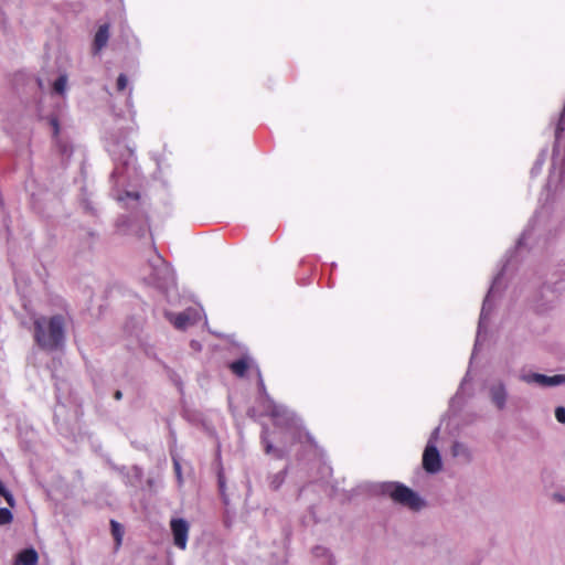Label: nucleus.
Segmentation results:
<instances>
[{
    "mask_svg": "<svg viewBox=\"0 0 565 565\" xmlns=\"http://www.w3.org/2000/svg\"><path fill=\"white\" fill-rule=\"evenodd\" d=\"M33 327L34 341L42 350L53 352L65 345L66 321L64 316L36 317Z\"/></svg>",
    "mask_w": 565,
    "mask_h": 565,
    "instance_id": "nucleus-1",
    "label": "nucleus"
},
{
    "mask_svg": "<svg viewBox=\"0 0 565 565\" xmlns=\"http://www.w3.org/2000/svg\"><path fill=\"white\" fill-rule=\"evenodd\" d=\"M107 150L115 164L110 174L111 182L115 184H121L126 181H130L137 171L134 150L128 145L119 140L109 141Z\"/></svg>",
    "mask_w": 565,
    "mask_h": 565,
    "instance_id": "nucleus-2",
    "label": "nucleus"
},
{
    "mask_svg": "<svg viewBox=\"0 0 565 565\" xmlns=\"http://www.w3.org/2000/svg\"><path fill=\"white\" fill-rule=\"evenodd\" d=\"M376 491L412 511H419L426 505V501L417 492L401 482H381L376 486Z\"/></svg>",
    "mask_w": 565,
    "mask_h": 565,
    "instance_id": "nucleus-3",
    "label": "nucleus"
},
{
    "mask_svg": "<svg viewBox=\"0 0 565 565\" xmlns=\"http://www.w3.org/2000/svg\"><path fill=\"white\" fill-rule=\"evenodd\" d=\"M264 413L273 418L276 427L282 429L285 438L290 439L292 444L300 440V420L290 409L275 402Z\"/></svg>",
    "mask_w": 565,
    "mask_h": 565,
    "instance_id": "nucleus-4",
    "label": "nucleus"
},
{
    "mask_svg": "<svg viewBox=\"0 0 565 565\" xmlns=\"http://www.w3.org/2000/svg\"><path fill=\"white\" fill-rule=\"evenodd\" d=\"M509 263H510V258L507 260V264L503 265L502 269L493 278L491 287L484 297L480 317H479V323H478V330H477L473 353L476 352L477 348L481 344V342L483 340H486V334L483 335V333L487 332V324L489 322L491 312L494 308V299L501 292V278H502L505 267L508 266Z\"/></svg>",
    "mask_w": 565,
    "mask_h": 565,
    "instance_id": "nucleus-5",
    "label": "nucleus"
},
{
    "mask_svg": "<svg viewBox=\"0 0 565 565\" xmlns=\"http://www.w3.org/2000/svg\"><path fill=\"white\" fill-rule=\"evenodd\" d=\"M149 275L145 276V280L149 285H153L162 290H167L174 286V271L160 255H157L156 259L149 263Z\"/></svg>",
    "mask_w": 565,
    "mask_h": 565,
    "instance_id": "nucleus-6",
    "label": "nucleus"
},
{
    "mask_svg": "<svg viewBox=\"0 0 565 565\" xmlns=\"http://www.w3.org/2000/svg\"><path fill=\"white\" fill-rule=\"evenodd\" d=\"M441 457L431 440H428L423 454V468L428 473H437L441 470Z\"/></svg>",
    "mask_w": 565,
    "mask_h": 565,
    "instance_id": "nucleus-7",
    "label": "nucleus"
},
{
    "mask_svg": "<svg viewBox=\"0 0 565 565\" xmlns=\"http://www.w3.org/2000/svg\"><path fill=\"white\" fill-rule=\"evenodd\" d=\"M558 302V295L550 286L545 285L540 290V296L536 299V309L540 312H547L556 307Z\"/></svg>",
    "mask_w": 565,
    "mask_h": 565,
    "instance_id": "nucleus-8",
    "label": "nucleus"
},
{
    "mask_svg": "<svg viewBox=\"0 0 565 565\" xmlns=\"http://www.w3.org/2000/svg\"><path fill=\"white\" fill-rule=\"evenodd\" d=\"M168 319L173 326L179 330H184L189 326H192L198 322L200 319V313L196 309H186L180 313H168Z\"/></svg>",
    "mask_w": 565,
    "mask_h": 565,
    "instance_id": "nucleus-9",
    "label": "nucleus"
},
{
    "mask_svg": "<svg viewBox=\"0 0 565 565\" xmlns=\"http://www.w3.org/2000/svg\"><path fill=\"white\" fill-rule=\"evenodd\" d=\"M170 527L173 534V543L177 547L184 550L188 543L189 523L184 519H172Z\"/></svg>",
    "mask_w": 565,
    "mask_h": 565,
    "instance_id": "nucleus-10",
    "label": "nucleus"
},
{
    "mask_svg": "<svg viewBox=\"0 0 565 565\" xmlns=\"http://www.w3.org/2000/svg\"><path fill=\"white\" fill-rule=\"evenodd\" d=\"M489 396L497 409L503 411L508 402V388L502 381H495L489 385Z\"/></svg>",
    "mask_w": 565,
    "mask_h": 565,
    "instance_id": "nucleus-11",
    "label": "nucleus"
},
{
    "mask_svg": "<svg viewBox=\"0 0 565 565\" xmlns=\"http://www.w3.org/2000/svg\"><path fill=\"white\" fill-rule=\"evenodd\" d=\"M260 439L267 455H271L276 459H282L288 455L289 448L287 446H274L273 441L269 439V428L266 425L263 426Z\"/></svg>",
    "mask_w": 565,
    "mask_h": 565,
    "instance_id": "nucleus-12",
    "label": "nucleus"
},
{
    "mask_svg": "<svg viewBox=\"0 0 565 565\" xmlns=\"http://www.w3.org/2000/svg\"><path fill=\"white\" fill-rule=\"evenodd\" d=\"M255 369H256V373H257V384H258V391H259L258 403H259L260 407L263 408V411H265L270 405H273L275 403V401L270 397V395L268 394V392L266 390L265 382H264V379H263L259 367L257 365H255Z\"/></svg>",
    "mask_w": 565,
    "mask_h": 565,
    "instance_id": "nucleus-13",
    "label": "nucleus"
},
{
    "mask_svg": "<svg viewBox=\"0 0 565 565\" xmlns=\"http://www.w3.org/2000/svg\"><path fill=\"white\" fill-rule=\"evenodd\" d=\"M253 359L248 355H243L241 359L230 363V370L238 377H244L247 370L253 367Z\"/></svg>",
    "mask_w": 565,
    "mask_h": 565,
    "instance_id": "nucleus-14",
    "label": "nucleus"
},
{
    "mask_svg": "<svg viewBox=\"0 0 565 565\" xmlns=\"http://www.w3.org/2000/svg\"><path fill=\"white\" fill-rule=\"evenodd\" d=\"M109 40V24H103L98 28L97 32L94 36L93 42V51L94 53H98L102 51L108 43Z\"/></svg>",
    "mask_w": 565,
    "mask_h": 565,
    "instance_id": "nucleus-15",
    "label": "nucleus"
},
{
    "mask_svg": "<svg viewBox=\"0 0 565 565\" xmlns=\"http://www.w3.org/2000/svg\"><path fill=\"white\" fill-rule=\"evenodd\" d=\"M39 556L34 548L23 550L18 554L17 563L20 565H35Z\"/></svg>",
    "mask_w": 565,
    "mask_h": 565,
    "instance_id": "nucleus-16",
    "label": "nucleus"
},
{
    "mask_svg": "<svg viewBox=\"0 0 565 565\" xmlns=\"http://www.w3.org/2000/svg\"><path fill=\"white\" fill-rule=\"evenodd\" d=\"M312 554L316 558L324 559L323 565H334L335 561L327 547L316 546L312 548Z\"/></svg>",
    "mask_w": 565,
    "mask_h": 565,
    "instance_id": "nucleus-17",
    "label": "nucleus"
},
{
    "mask_svg": "<svg viewBox=\"0 0 565 565\" xmlns=\"http://www.w3.org/2000/svg\"><path fill=\"white\" fill-rule=\"evenodd\" d=\"M287 470L288 469L286 467L285 469L269 477L270 489L278 490L281 487V484L285 482Z\"/></svg>",
    "mask_w": 565,
    "mask_h": 565,
    "instance_id": "nucleus-18",
    "label": "nucleus"
},
{
    "mask_svg": "<svg viewBox=\"0 0 565 565\" xmlns=\"http://www.w3.org/2000/svg\"><path fill=\"white\" fill-rule=\"evenodd\" d=\"M546 156H547V149L544 148L540 151V153L534 162V166L531 169L532 177H536L537 174L541 173L544 162L546 160Z\"/></svg>",
    "mask_w": 565,
    "mask_h": 565,
    "instance_id": "nucleus-19",
    "label": "nucleus"
},
{
    "mask_svg": "<svg viewBox=\"0 0 565 565\" xmlns=\"http://www.w3.org/2000/svg\"><path fill=\"white\" fill-rule=\"evenodd\" d=\"M540 374L541 373H535V372H522L519 375V379H520V381H522L526 384H537L539 385Z\"/></svg>",
    "mask_w": 565,
    "mask_h": 565,
    "instance_id": "nucleus-20",
    "label": "nucleus"
},
{
    "mask_svg": "<svg viewBox=\"0 0 565 565\" xmlns=\"http://www.w3.org/2000/svg\"><path fill=\"white\" fill-rule=\"evenodd\" d=\"M66 85H67V76L60 75L53 84V89L55 93L63 95L66 90Z\"/></svg>",
    "mask_w": 565,
    "mask_h": 565,
    "instance_id": "nucleus-21",
    "label": "nucleus"
},
{
    "mask_svg": "<svg viewBox=\"0 0 565 565\" xmlns=\"http://www.w3.org/2000/svg\"><path fill=\"white\" fill-rule=\"evenodd\" d=\"M0 495H2L4 498V500L7 501V503L11 507V508H14L15 505V500H14V497L13 494L6 488V486L3 484L2 481H0Z\"/></svg>",
    "mask_w": 565,
    "mask_h": 565,
    "instance_id": "nucleus-22",
    "label": "nucleus"
},
{
    "mask_svg": "<svg viewBox=\"0 0 565 565\" xmlns=\"http://www.w3.org/2000/svg\"><path fill=\"white\" fill-rule=\"evenodd\" d=\"M13 520L12 512L7 508H0V526L10 524Z\"/></svg>",
    "mask_w": 565,
    "mask_h": 565,
    "instance_id": "nucleus-23",
    "label": "nucleus"
},
{
    "mask_svg": "<svg viewBox=\"0 0 565 565\" xmlns=\"http://www.w3.org/2000/svg\"><path fill=\"white\" fill-rule=\"evenodd\" d=\"M110 525H111V532H113L115 540L117 541L118 544H120L121 537H122L121 525L117 521H114V520L110 521Z\"/></svg>",
    "mask_w": 565,
    "mask_h": 565,
    "instance_id": "nucleus-24",
    "label": "nucleus"
},
{
    "mask_svg": "<svg viewBox=\"0 0 565 565\" xmlns=\"http://www.w3.org/2000/svg\"><path fill=\"white\" fill-rule=\"evenodd\" d=\"M551 500L555 503H561L565 505V488H561L550 495Z\"/></svg>",
    "mask_w": 565,
    "mask_h": 565,
    "instance_id": "nucleus-25",
    "label": "nucleus"
},
{
    "mask_svg": "<svg viewBox=\"0 0 565 565\" xmlns=\"http://www.w3.org/2000/svg\"><path fill=\"white\" fill-rule=\"evenodd\" d=\"M531 234V225H529L527 228H525L521 235V237L516 242V248H521L525 245L527 237Z\"/></svg>",
    "mask_w": 565,
    "mask_h": 565,
    "instance_id": "nucleus-26",
    "label": "nucleus"
},
{
    "mask_svg": "<svg viewBox=\"0 0 565 565\" xmlns=\"http://www.w3.org/2000/svg\"><path fill=\"white\" fill-rule=\"evenodd\" d=\"M139 198H140V195L138 192H126L125 195L118 196V201L131 200V201L138 202Z\"/></svg>",
    "mask_w": 565,
    "mask_h": 565,
    "instance_id": "nucleus-27",
    "label": "nucleus"
},
{
    "mask_svg": "<svg viewBox=\"0 0 565 565\" xmlns=\"http://www.w3.org/2000/svg\"><path fill=\"white\" fill-rule=\"evenodd\" d=\"M565 385V373L552 375V387Z\"/></svg>",
    "mask_w": 565,
    "mask_h": 565,
    "instance_id": "nucleus-28",
    "label": "nucleus"
},
{
    "mask_svg": "<svg viewBox=\"0 0 565 565\" xmlns=\"http://www.w3.org/2000/svg\"><path fill=\"white\" fill-rule=\"evenodd\" d=\"M555 418L558 423L565 424V407L564 406H557L555 408Z\"/></svg>",
    "mask_w": 565,
    "mask_h": 565,
    "instance_id": "nucleus-29",
    "label": "nucleus"
},
{
    "mask_svg": "<svg viewBox=\"0 0 565 565\" xmlns=\"http://www.w3.org/2000/svg\"><path fill=\"white\" fill-rule=\"evenodd\" d=\"M127 84H128V78L125 74H119L118 78H117V89L118 90H124L126 87H127Z\"/></svg>",
    "mask_w": 565,
    "mask_h": 565,
    "instance_id": "nucleus-30",
    "label": "nucleus"
},
{
    "mask_svg": "<svg viewBox=\"0 0 565 565\" xmlns=\"http://www.w3.org/2000/svg\"><path fill=\"white\" fill-rule=\"evenodd\" d=\"M539 385L544 387H552V376L540 374Z\"/></svg>",
    "mask_w": 565,
    "mask_h": 565,
    "instance_id": "nucleus-31",
    "label": "nucleus"
},
{
    "mask_svg": "<svg viewBox=\"0 0 565 565\" xmlns=\"http://www.w3.org/2000/svg\"><path fill=\"white\" fill-rule=\"evenodd\" d=\"M452 452L455 456H460L461 454L467 452V448L463 444L456 443L452 448Z\"/></svg>",
    "mask_w": 565,
    "mask_h": 565,
    "instance_id": "nucleus-32",
    "label": "nucleus"
},
{
    "mask_svg": "<svg viewBox=\"0 0 565 565\" xmlns=\"http://www.w3.org/2000/svg\"><path fill=\"white\" fill-rule=\"evenodd\" d=\"M50 126L53 129V136L56 137L60 132V125H58V120L56 117L52 116L50 118Z\"/></svg>",
    "mask_w": 565,
    "mask_h": 565,
    "instance_id": "nucleus-33",
    "label": "nucleus"
},
{
    "mask_svg": "<svg viewBox=\"0 0 565 565\" xmlns=\"http://www.w3.org/2000/svg\"><path fill=\"white\" fill-rule=\"evenodd\" d=\"M558 181H559V178L555 179L554 173H551L550 177H548L546 186L548 189H552V188L556 189Z\"/></svg>",
    "mask_w": 565,
    "mask_h": 565,
    "instance_id": "nucleus-34",
    "label": "nucleus"
},
{
    "mask_svg": "<svg viewBox=\"0 0 565 565\" xmlns=\"http://www.w3.org/2000/svg\"><path fill=\"white\" fill-rule=\"evenodd\" d=\"M173 467H174L175 475H177L179 481L181 482V479H182V477H181V465H180V462L175 458H173Z\"/></svg>",
    "mask_w": 565,
    "mask_h": 565,
    "instance_id": "nucleus-35",
    "label": "nucleus"
},
{
    "mask_svg": "<svg viewBox=\"0 0 565 565\" xmlns=\"http://www.w3.org/2000/svg\"><path fill=\"white\" fill-rule=\"evenodd\" d=\"M468 381H469V373H467V374H466V376L463 377V380L461 381V384H460L459 390H458V392H457V394H456V397H459V396H460V394H461V393H462V391H463V386L466 385V383H467Z\"/></svg>",
    "mask_w": 565,
    "mask_h": 565,
    "instance_id": "nucleus-36",
    "label": "nucleus"
},
{
    "mask_svg": "<svg viewBox=\"0 0 565 565\" xmlns=\"http://www.w3.org/2000/svg\"><path fill=\"white\" fill-rule=\"evenodd\" d=\"M438 436H439V427H436V428L433 430V433H431V435H430L429 440H431V441H433V444L435 445V443H436V440H437Z\"/></svg>",
    "mask_w": 565,
    "mask_h": 565,
    "instance_id": "nucleus-37",
    "label": "nucleus"
},
{
    "mask_svg": "<svg viewBox=\"0 0 565 565\" xmlns=\"http://www.w3.org/2000/svg\"><path fill=\"white\" fill-rule=\"evenodd\" d=\"M114 397H115V399L120 401L122 398L121 391H119V390L116 391L115 394H114Z\"/></svg>",
    "mask_w": 565,
    "mask_h": 565,
    "instance_id": "nucleus-38",
    "label": "nucleus"
},
{
    "mask_svg": "<svg viewBox=\"0 0 565 565\" xmlns=\"http://www.w3.org/2000/svg\"><path fill=\"white\" fill-rule=\"evenodd\" d=\"M134 471H135V473H136V476H137L138 478H140V477H141V469H140L139 467L135 466V467H134Z\"/></svg>",
    "mask_w": 565,
    "mask_h": 565,
    "instance_id": "nucleus-39",
    "label": "nucleus"
},
{
    "mask_svg": "<svg viewBox=\"0 0 565 565\" xmlns=\"http://www.w3.org/2000/svg\"><path fill=\"white\" fill-rule=\"evenodd\" d=\"M62 151H63V153H65V154H67V156H70V154H71V151L67 149V147H66V146H64V147H63Z\"/></svg>",
    "mask_w": 565,
    "mask_h": 565,
    "instance_id": "nucleus-40",
    "label": "nucleus"
},
{
    "mask_svg": "<svg viewBox=\"0 0 565 565\" xmlns=\"http://www.w3.org/2000/svg\"><path fill=\"white\" fill-rule=\"evenodd\" d=\"M218 482H220V488L222 489L224 487V483L221 478L218 479Z\"/></svg>",
    "mask_w": 565,
    "mask_h": 565,
    "instance_id": "nucleus-41",
    "label": "nucleus"
},
{
    "mask_svg": "<svg viewBox=\"0 0 565 565\" xmlns=\"http://www.w3.org/2000/svg\"><path fill=\"white\" fill-rule=\"evenodd\" d=\"M14 565H20V564H18V563L15 562V564H14Z\"/></svg>",
    "mask_w": 565,
    "mask_h": 565,
    "instance_id": "nucleus-42",
    "label": "nucleus"
}]
</instances>
